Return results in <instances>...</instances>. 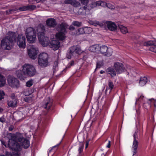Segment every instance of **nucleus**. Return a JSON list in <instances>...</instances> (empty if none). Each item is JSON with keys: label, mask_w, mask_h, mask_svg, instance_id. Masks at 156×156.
<instances>
[{"label": "nucleus", "mask_w": 156, "mask_h": 156, "mask_svg": "<svg viewBox=\"0 0 156 156\" xmlns=\"http://www.w3.org/2000/svg\"><path fill=\"white\" fill-rule=\"evenodd\" d=\"M83 147L84 145L83 144H81L80 145L78 149L79 153L81 154L83 152Z\"/></svg>", "instance_id": "obj_44"}, {"label": "nucleus", "mask_w": 156, "mask_h": 156, "mask_svg": "<svg viewBox=\"0 0 156 156\" xmlns=\"http://www.w3.org/2000/svg\"><path fill=\"white\" fill-rule=\"evenodd\" d=\"M2 144V145L4 146L5 147H7L6 145L7 143L6 142L3 140L1 141Z\"/></svg>", "instance_id": "obj_48"}, {"label": "nucleus", "mask_w": 156, "mask_h": 156, "mask_svg": "<svg viewBox=\"0 0 156 156\" xmlns=\"http://www.w3.org/2000/svg\"><path fill=\"white\" fill-rule=\"evenodd\" d=\"M0 122L3 123L5 122V119L3 117L0 118Z\"/></svg>", "instance_id": "obj_54"}, {"label": "nucleus", "mask_w": 156, "mask_h": 156, "mask_svg": "<svg viewBox=\"0 0 156 156\" xmlns=\"http://www.w3.org/2000/svg\"><path fill=\"white\" fill-rule=\"evenodd\" d=\"M37 37L40 42L44 46L48 45L51 46V48L55 50L58 49L59 47L60 43L56 40H52L50 41L48 37L44 36L45 31V28L44 25L40 24L38 26L37 29Z\"/></svg>", "instance_id": "obj_2"}, {"label": "nucleus", "mask_w": 156, "mask_h": 156, "mask_svg": "<svg viewBox=\"0 0 156 156\" xmlns=\"http://www.w3.org/2000/svg\"><path fill=\"white\" fill-rule=\"evenodd\" d=\"M7 145L11 150L17 151L21 150V146L25 149L28 148L30 146V142L28 140L23 137L22 134L17 132L11 136Z\"/></svg>", "instance_id": "obj_1"}, {"label": "nucleus", "mask_w": 156, "mask_h": 156, "mask_svg": "<svg viewBox=\"0 0 156 156\" xmlns=\"http://www.w3.org/2000/svg\"><path fill=\"white\" fill-rule=\"evenodd\" d=\"M53 103V100L48 97L46 98L43 101L42 106L44 108L48 110H52L54 108Z\"/></svg>", "instance_id": "obj_8"}, {"label": "nucleus", "mask_w": 156, "mask_h": 156, "mask_svg": "<svg viewBox=\"0 0 156 156\" xmlns=\"http://www.w3.org/2000/svg\"><path fill=\"white\" fill-rule=\"evenodd\" d=\"M155 43H156V41H155Z\"/></svg>", "instance_id": "obj_64"}, {"label": "nucleus", "mask_w": 156, "mask_h": 156, "mask_svg": "<svg viewBox=\"0 0 156 156\" xmlns=\"http://www.w3.org/2000/svg\"><path fill=\"white\" fill-rule=\"evenodd\" d=\"M38 63L39 66L41 67H45L47 66L48 64V61L45 62V60L42 58H38Z\"/></svg>", "instance_id": "obj_22"}, {"label": "nucleus", "mask_w": 156, "mask_h": 156, "mask_svg": "<svg viewBox=\"0 0 156 156\" xmlns=\"http://www.w3.org/2000/svg\"><path fill=\"white\" fill-rule=\"evenodd\" d=\"M61 142H60L59 144H57L56 145L54 146L53 147H52V148H51L50 150H49V152H51V151L55 147L57 146L58 147V146L60 144Z\"/></svg>", "instance_id": "obj_51"}, {"label": "nucleus", "mask_w": 156, "mask_h": 156, "mask_svg": "<svg viewBox=\"0 0 156 156\" xmlns=\"http://www.w3.org/2000/svg\"><path fill=\"white\" fill-rule=\"evenodd\" d=\"M14 128V126L12 125H11L10 126L9 130V131H12Z\"/></svg>", "instance_id": "obj_49"}, {"label": "nucleus", "mask_w": 156, "mask_h": 156, "mask_svg": "<svg viewBox=\"0 0 156 156\" xmlns=\"http://www.w3.org/2000/svg\"><path fill=\"white\" fill-rule=\"evenodd\" d=\"M106 23L107 27L109 30L113 31L116 30L117 26L114 23L111 21H108L106 22Z\"/></svg>", "instance_id": "obj_19"}, {"label": "nucleus", "mask_w": 156, "mask_h": 156, "mask_svg": "<svg viewBox=\"0 0 156 156\" xmlns=\"http://www.w3.org/2000/svg\"><path fill=\"white\" fill-rule=\"evenodd\" d=\"M137 134L135 132L133 136L134 140L133 143V147L134 149L133 154L134 155L137 153V149L138 147V142L136 138V135Z\"/></svg>", "instance_id": "obj_18"}, {"label": "nucleus", "mask_w": 156, "mask_h": 156, "mask_svg": "<svg viewBox=\"0 0 156 156\" xmlns=\"http://www.w3.org/2000/svg\"><path fill=\"white\" fill-rule=\"evenodd\" d=\"M87 9V6H83L80 8L79 9V12L80 14L84 15L86 14V11Z\"/></svg>", "instance_id": "obj_25"}, {"label": "nucleus", "mask_w": 156, "mask_h": 156, "mask_svg": "<svg viewBox=\"0 0 156 156\" xmlns=\"http://www.w3.org/2000/svg\"><path fill=\"white\" fill-rule=\"evenodd\" d=\"M75 28L73 26H70L69 27V29L71 30H74Z\"/></svg>", "instance_id": "obj_55"}, {"label": "nucleus", "mask_w": 156, "mask_h": 156, "mask_svg": "<svg viewBox=\"0 0 156 156\" xmlns=\"http://www.w3.org/2000/svg\"><path fill=\"white\" fill-rule=\"evenodd\" d=\"M8 33V35L1 40V46L4 49L9 50L12 48V44L16 41L17 37L15 32L9 31Z\"/></svg>", "instance_id": "obj_3"}, {"label": "nucleus", "mask_w": 156, "mask_h": 156, "mask_svg": "<svg viewBox=\"0 0 156 156\" xmlns=\"http://www.w3.org/2000/svg\"><path fill=\"white\" fill-rule=\"evenodd\" d=\"M103 65V63L102 61H99L97 62L95 71L97 69L100 68Z\"/></svg>", "instance_id": "obj_37"}, {"label": "nucleus", "mask_w": 156, "mask_h": 156, "mask_svg": "<svg viewBox=\"0 0 156 156\" xmlns=\"http://www.w3.org/2000/svg\"><path fill=\"white\" fill-rule=\"evenodd\" d=\"M64 2L66 4H70L74 7H78L80 5V3L76 0H65Z\"/></svg>", "instance_id": "obj_16"}, {"label": "nucleus", "mask_w": 156, "mask_h": 156, "mask_svg": "<svg viewBox=\"0 0 156 156\" xmlns=\"http://www.w3.org/2000/svg\"><path fill=\"white\" fill-rule=\"evenodd\" d=\"M112 101V99L110 98L109 99H108L105 101V105L106 106L107 108L109 107Z\"/></svg>", "instance_id": "obj_43"}, {"label": "nucleus", "mask_w": 156, "mask_h": 156, "mask_svg": "<svg viewBox=\"0 0 156 156\" xmlns=\"http://www.w3.org/2000/svg\"><path fill=\"white\" fill-rule=\"evenodd\" d=\"M9 86L12 87L18 88L20 86V82L18 79L14 77L10 76L7 79Z\"/></svg>", "instance_id": "obj_9"}, {"label": "nucleus", "mask_w": 156, "mask_h": 156, "mask_svg": "<svg viewBox=\"0 0 156 156\" xmlns=\"http://www.w3.org/2000/svg\"><path fill=\"white\" fill-rule=\"evenodd\" d=\"M101 2L100 1L96 2H93L90 4V6L91 9L96 7L97 6L101 5Z\"/></svg>", "instance_id": "obj_31"}, {"label": "nucleus", "mask_w": 156, "mask_h": 156, "mask_svg": "<svg viewBox=\"0 0 156 156\" xmlns=\"http://www.w3.org/2000/svg\"><path fill=\"white\" fill-rule=\"evenodd\" d=\"M45 0H34V1H35L37 3H38L39 2H43Z\"/></svg>", "instance_id": "obj_53"}, {"label": "nucleus", "mask_w": 156, "mask_h": 156, "mask_svg": "<svg viewBox=\"0 0 156 156\" xmlns=\"http://www.w3.org/2000/svg\"><path fill=\"white\" fill-rule=\"evenodd\" d=\"M150 51L156 53V45L154 44L152 46L149 48Z\"/></svg>", "instance_id": "obj_41"}, {"label": "nucleus", "mask_w": 156, "mask_h": 156, "mask_svg": "<svg viewBox=\"0 0 156 156\" xmlns=\"http://www.w3.org/2000/svg\"><path fill=\"white\" fill-rule=\"evenodd\" d=\"M27 10H32L34 9L36 6L34 5H27Z\"/></svg>", "instance_id": "obj_42"}, {"label": "nucleus", "mask_w": 156, "mask_h": 156, "mask_svg": "<svg viewBox=\"0 0 156 156\" xmlns=\"http://www.w3.org/2000/svg\"><path fill=\"white\" fill-rule=\"evenodd\" d=\"M107 147L108 148H110L111 147V141H108V143L107 146Z\"/></svg>", "instance_id": "obj_56"}, {"label": "nucleus", "mask_w": 156, "mask_h": 156, "mask_svg": "<svg viewBox=\"0 0 156 156\" xmlns=\"http://www.w3.org/2000/svg\"><path fill=\"white\" fill-rule=\"evenodd\" d=\"M4 111L3 109L0 107V113H2Z\"/></svg>", "instance_id": "obj_58"}, {"label": "nucleus", "mask_w": 156, "mask_h": 156, "mask_svg": "<svg viewBox=\"0 0 156 156\" xmlns=\"http://www.w3.org/2000/svg\"><path fill=\"white\" fill-rule=\"evenodd\" d=\"M113 67L117 74H120L124 72L125 69L123 64L119 62H116L114 63Z\"/></svg>", "instance_id": "obj_12"}, {"label": "nucleus", "mask_w": 156, "mask_h": 156, "mask_svg": "<svg viewBox=\"0 0 156 156\" xmlns=\"http://www.w3.org/2000/svg\"><path fill=\"white\" fill-rule=\"evenodd\" d=\"M100 46L98 44H95L90 46L89 50L91 52L99 53Z\"/></svg>", "instance_id": "obj_20"}, {"label": "nucleus", "mask_w": 156, "mask_h": 156, "mask_svg": "<svg viewBox=\"0 0 156 156\" xmlns=\"http://www.w3.org/2000/svg\"><path fill=\"white\" fill-rule=\"evenodd\" d=\"M89 140H87L86 143V145H85V148L86 149L87 148L89 142Z\"/></svg>", "instance_id": "obj_50"}, {"label": "nucleus", "mask_w": 156, "mask_h": 156, "mask_svg": "<svg viewBox=\"0 0 156 156\" xmlns=\"http://www.w3.org/2000/svg\"><path fill=\"white\" fill-rule=\"evenodd\" d=\"M38 48H31L28 51V54L29 57L33 59L36 58V55L38 52Z\"/></svg>", "instance_id": "obj_13"}, {"label": "nucleus", "mask_w": 156, "mask_h": 156, "mask_svg": "<svg viewBox=\"0 0 156 156\" xmlns=\"http://www.w3.org/2000/svg\"><path fill=\"white\" fill-rule=\"evenodd\" d=\"M27 76H33L36 73V71L34 67L29 64H25L23 67Z\"/></svg>", "instance_id": "obj_5"}, {"label": "nucleus", "mask_w": 156, "mask_h": 156, "mask_svg": "<svg viewBox=\"0 0 156 156\" xmlns=\"http://www.w3.org/2000/svg\"><path fill=\"white\" fill-rule=\"evenodd\" d=\"M18 10H19L20 11H25L27 10V6L20 7L18 9Z\"/></svg>", "instance_id": "obj_46"}, {"label": "nucleus", "mask_w": 156, "mask_h": 156, "mask_svg": "<svg viewBox=\"0 0 156 156\" xmlns=\"http://www.w3.org/2000/svg\"><path fill=\"white\" fill-rule=\"evenodd\" d=\"M16 41L20 48H25L26 38L23 34H19L18 35Z\"/></svg>", "instance_id": "obj_11"}, {"label": "nucleus", "mask_w": 156, "mask_h": 156, "mask_svg": "<svg viewBox=\"0 0 156 156\" xmlns=\"http://www.w3.org/2000/svg\"><path fill=\"white\" fill-rule=\"evenodd\" d=\"M147 99L144 98L143 95H141L139 98L136 100L135 104L138 103L139 105L142 104Z\"/></svg>", "instance_id": "obj_24"}, {"label": "nucleus", "mask_w": 156, "mask_h": 156, "mask_svg": "<svg viewBox=\"0 0 156 156\" xmlns=\"http://www.w3.org/2000/svg\"><path fill=\"white\" fill-rule=\"evenodd\" d=\"M101 156H105V154L103 153L101 154Z\"/></svg>", "instance_id": "obj_62"}, {"label": "nucleus", "mask_w": 156, "mask_h": 156, "mask_svg": "<svg viewBox=\"0 0 156 156\" xmlns=\"http://www.w3.org/2000/svg\"><path fill=\"white\" fill-rule=\"evenodd\" d=\"M114 87L115 86L111 80H109L108 82V86L106 88L105 91H106L108 90H109L110 92L112 89L114 88Z\"/></svg>", "instance_id": "obj_26"}, {"label": "nucleus", "mask_w": 156, "mask_h": 156, "mask_svg": "<svg viewBox=\"0 0 156 156\" xmlns=\"http://www.w3.org/2000/svg\"><path fill=\"white\" fill-rule=\"evenodd\" d=\"M60 30L59 32L66 33V28L65 24L64 23H62L60 25Z\"/></svg>", "instance_id": "obj_33"}, {"label": "nucleus", "mask_w": 156, "mask_h": 156, "mask_svg": "<svg viewBox=\"0 0 156 156\" xmlns=\"http://www.w3.org/2000/svg\"><path fill=\"white\" fill-rule=\"evenodd\" d=\"M7 103L9 107L13 108L16 106L17 101L16 99H10L7 101Z\"/></svg>", "instance_id": "obj_21"}, {"label": "nucleus", "mask_w": 156, "mask_h": 156, "mask_svg": "<svg viewBox=\"0 0 156 156\" xmlns=\"http://www.w3.org/2000/svg\"><path fill=\"white\" fill-rule=\"evenodd\" d=\"M148 100H147L145 102H144V103H143L142 104L143 105V107L145 108L146 109H148L149 108H147V107H146V106H147V102L148 101Z\"/></svg>", "instance_id": "obj_47"}, {"label": "nucleus", "mask_w": 156, "mask_h": 156, "mask_svg": "<svg viewBox=\"0 0 156 156\" xmlns=\"http://www.w3.org/2000/svg\"><path fill=\"white\" fill-rule=\"evenodd\" d=\"M140 36L136 34H133L131 36V38L133 41H136L137 43L141 45L146 46L147 47H151L155 43L153 41H142L140 42L138 41Z\"/></svg>", "instance_id": "obj_6"}, {"label": "nucleus", "mask_w": 156, "mask_h": 156, "mask_svg": "<svg viewBox=\"0 0 156 156\" xmlns=\"http://www.w3.org/2000/svg\"><path fill=\"white\" fill-rule=\"evenodd\" d=\"M84 34V28L82 27L78 29L77 30V31L76 32V34L77 35H80Z\"/></svg>", "instance_id": "obj_36"}, {"label": "nucleus", "mask_w": 156, "mask_h": 156, "mask_svg": "<svg viewBox=\"0 0 156 156\" xmlns=\"http://www.w3.org/2000/svg\"><path fill=\"white\" fill-rule=\"evenodd\" d=\"M147 81V79L146 77H141L139 81V84L141 86H143L146 83Z\"/></svg>", "instance_id": "obj_30"}, {"label": "nucleus", "mask_w": 156, "mask_h": 156, "mask_svg": "<svg viewBox=\"0 0 156 156\" xmlns=\"http://www.w3.org/2000/svg\"><path fill=\"white\" fill-rule=\"evenodd\" d=\"M121 32L123 34H126L128 33V31L127 28L122 25H119Z\"/></svg>", "instance_id": "obj_32"}, {"label": "nucleus", "mask_w": 156, "mask_h": 156, "mask_svg": "<svg viewBox=\"0 0 156 156\" xmlns=\"http://www.w3.org/2000/svg\"><path fill=\"white\" fill-rule=\"evenodd\" d=\"M5 95L4 92L3 90H0V100L4 99Z\"/></svg>", "instance_id": "obj_45"}, {"label": "nucleus", "mask_w": 156, "mask_h": 156, "mask_svg": "<svg viewBox=\"0 0 156 156\" xmlns=\"http://www.w3.org/2000/svg\"><path fill=\"white\" fill-rule=\"evenodd\" d=\"M72 24L74 26L79 27L82 25V23L77 21H74L72 22Z\"/></svg>", "instance_id": "obj_38"}, {"label": "nucleus", "mask_w": 156, "mask_h": 156, "mask_svg": "<svg viewBox=\"0 0 156 156\" xmlns=\"http://www.w3.org/2000/svg\"><path fill=\"white\" fill-rule=\"evenodd\" d=\"M46 23L47 26L49 27H54L56 25V22L54 18H50L47 20Z\"/></svg>", "instance_id": "obj_15"}, {"label": "nucleus", "mask_w": 156, "mask_h": 156, "mask_svg": "<svg viewBox=\"0 0 156 156\" xmlns=\"http://www.w3.org/2000/svg\"><path fill=\"white\" fill-rule=\"evenodd\" d=\"M69 64L70 66H73L74 64V61L73 60L71 61L69 63Z\"/></svg>", "instance_id": "obj_52"}, {"label": "nucleus", "mask_w": 156, "mask_h": 156, "mask_svg": "<svg viewBox=\"0 0 156 156\" xmlns=\"http://www.w3.org/2000/svg\"><path fill=\"white\" fill-rule=\"evenodd\" d=\"M0 156H5L4 155H1Z\"/></svg>", "instance_id": "obj_63"}, {"label": "nucleus", "mask_w": 156, "mask_h": 156, "mask_svg": "<svg viewBox=\"0 0 156 156\" xmlns=\"http://www.w3.org/2000/svg\"><path fill=\"white\" fill-rule=\"evenodd\" d=\"M153 103L154 106L156 108V100H154L153 98L149 99L147 102V106H146V107L150 108L151 103Z\"/></svg>", "instance_id": "obj_27"}, {"label": "nucleus", "mask_w": 156, "mask_h": 156, "mask_svg": "<svg viewBox=\"0 0 156 156\" xmlns=\"http://www.w3.org/2000/svg\"><path fill=\"white\" fill-rule=\"evenodd\" d=\"M42 58V59L45 60V62L48 61V55L45 53H42L39 55L38 58Z\"/></svg>", "instance_id": "obj_28"}, {"label": "nucleus", "mask_w": 156, "mask_h": 156, "mask_svg": "<svg viewBox=\"0 0 156 156\" xmlns=\"http://www.w3.org/2000/svg\"><path fill=\"white\" fill-rule=\"evenodd\" d=\"M113 52L112 49L111 48H108L106 46L103 45L100 46L99 53L105 55L107 56H111Z\"/></svg>", "instance_id": "obj_10"}, {"label": "nucleus", "mask_w": 156, "mask_h": 156, "mask_svg": "<svg viewBox=\"0 0 156 156\" xmlns=\"http://www.w3.org/2000/svg\"><path fill=\"white\" fill-rule=\"evenodd\" d=\"M84 34H89L91 33L92 31V29L88 27H84Z\"/></svg>", "instance_id": "obj_34"}, {"label": "nucleus", "mask_w": 156, "mask_h": 156, "mask_svg": "<svg viewBox=\"0 0 156 156\" xmlns=\"http://www.w3.org/2000/svg\"><path fill=\"white\" fill-rule=\"evenodd\" d=\"M80 1L81 4L83 5L84 6H87V5L89 2V0H79Z\"/></svg>", "instance_id": "obj_40"}, {"label": "nucleus", "mask_w": 156, "mask_h": 156, "mask_svg": "<svg viewBox=\"0 0 156 156\" xmlns=\"http://www.w3.org/2000/svg\"><path fill=\"white\" fill-rule=\"evenodd\" d=\"M106 74H109L112 78L116 75L117 73L114 68L112 67H110L106 69Z\"/></svg>", "instance_id": "obj_17"}, {"label": "nucleus", "mask_w": 156, "mask_h": 156, "mask_svg": "<svg viewBox=\"0 0 156 156\" xmlns=\"http://www.w3.org/2000/svg\"><path fill=\"white\" fill-rule=\"evenodd\" d=\"M81 53L80 48L77 46H73L70 47L67 53V57L71 59L76 54H80Z\"/></svg>", "instance_id": "obj_7"}, {"label": "nucleus", "mask_w": 156, "mask_h": 156, "mask_svg": "<svg viewBox=\"0 0 156 156\" xmlns=\"http://www.w3.org/2000/svg\"><path fill=\"white\" fill-rule=\"evenodd\" d=\"M105 71H103L102 70H101V71H100V73L101 74H103L104 73H105Z\"/></svg>", "instance_id": "obj_59"}, {"label": "nucleus", "mask_w": 156, "mask_h": 156, "mask_svg": "<svg viewBox=\"0 0 156 156\" xmlns=\"http://www.w3.org/2000/svg\"><path fill=\"white\" fill-rule=\"evenodd\" d=\"M65 34L66 33L59 31L58 33H56V37L57 39L60 40H64L66 38Z\"/></svg>", "instance_id": "obj_23"}, {"label": "nucleus", "mask_w": 156, "mask_h": 156, "mask_svg": "<svg viewBox=\"0 0 156 156\" xmlns=\"http://www.w3.org/2000/svg\"><path fill=\"white\" fill-rule=\"evenodd\" d=\"M33 84V81L31 80L27 81L26 83V86L27 87H31Z\"/></svg>", "instance_id": "obj_39"}, {"label": "nucleus", "mask_w": 156, "mask_h": 156, "mask_svg": "<svg viewBox=\"0 0 156 156\" xmlns=\"http://www.w3.org/2000/svg\"><path fill=\"white\" fill-rule=\"evenodd\" d=\"M37 27L34 29L30 27L26 29V35L29 43H33L36 40L37 34Z\"/></svg>", "instance_id": "obj_4"}, {"label": "nucleus", "mask_w": 156, "mask_h": 156, "mask_svg": "<svg viewBox=\"0 0 156 156\" xmlns=\"http://www.w3.org/2000/svg\"><path fill=\"white\" fill-rule=\"evenodd\" d=\"M24 98V99L25 100V101H26V102H28V98Z\"/></svg>", "instance_id": "obj_60"}, {"label": "nucleus", "mask_w": 156, "mask_h": 156, "mask_svg": "<svg viewBox=\"0 0 156 156\" xmlns=\"http://www.w3.org/2000/svg\"><path fill=\"white\" fill-rule=\"evenodd\" d=\"M6 83V79L4 76L0 74V87L3 86Z\"/></svg>", "instance_id": "obj_29"}, {"label": "nucleus", "mask_w": 156, "mask_h": 156, "mask_svg": "<svg viewBox=\"0 0 156 156\" xmlns=\"http://www.w3.org/2000/svg\"><path fill=\"white\" fill-rule=\"evenodd\" d=\"M18 10V9H9L8 10L6 11V15H9L10 14H12L14 12L17 11Z\"/></svg>", "instance_id": "obj_35"}, {"label": "nucleus", "mask_w": 156, "mask_h": 156, "mask_svg": "<svg viewBox=\"0 0 156 156\" xmlns=\"http://www.w3.org/2000/svg\"><path fill=\"white\" fill-rule=\"evenodd\" d=\"M16 74L17 76L20 80H24L26 77L27 76L25 72L23 70V67L22 70H17L16 72Z\"/></svg>", "instance_id": "obj_14"}, {"label": "nucleus", "mask_w": 156, "mask_h": 156, "mask_svg": "<svg viewBox=\"0 0 156 156\" xmlns=\"http://www.w3.org/2000/svg\"><path fill=\"white\" fill-rule=\"evenodd\" d=\"M15 95L14 94H12L11 96V99H15Z\"/></svg>", "instance_id": "obj_57"}, {"label": "nucleus", "mask_w": 156, "mask_h": 156, "mask_svg": "<svg viewBox=\"0 0 156 156\" xmlns=\"http://www.w3.org/2000/svg\"><path fill=\"white\" fill-rule=\"evenodd\" d=\"M92 25H94L95 26H96L97 25V24L95 22H93L92 23Z\"/></svg>", "instance_id": "obj_61"}]
</instances>
